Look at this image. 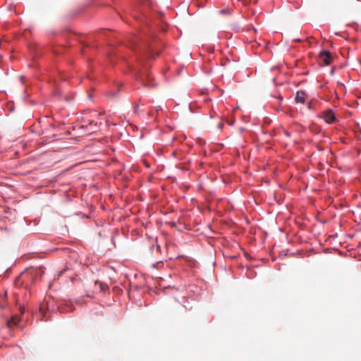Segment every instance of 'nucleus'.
Listing matches in <instances>:
<instances>
[{
	"instance_id": "obj_1",
	"label": "nucleus",
	"mask_w": 361,
	"mask_h": 361,
	"mask_svg": "<svg viewBox=\"0 0 361 361\" xmlns=\"http://www.w3.org/2000/svg\"><path fill=\"white\" fill-rule=\"evenodd\" d=\"M318 62L321 66H329L331 63V54L328 51H322L318 57Z\"/></svg>"
},
{
	"instance_id": "obj_2",
	"label": "nucleus",
	"mask_w": 361,
	"mask_h": 361,
	"mask_svg": "<svg viewBox=\"0 0 361 361\" xmlns=\"http://www.w3.org/2000/svg\"><path fill=\"white\" fill-rule=\"evenodd\" d=\"M323 118L328 123H332L336 120V116L332 110H328L323 114Z\"/></svg>"
},
{
	"instance_id": "obj_3",
	"label": "nucleus",
	"mask_w": 361,
	"mask_h": 361,
	"mask_svg": "<svg viewBox=\"0 0 361 361\" xmlns=\"http://www.w3.org/2000/svg\"><path fill=\"white\" fill-rule=\"evenodd\" d=\"M306 99V93L304 91H298L296 93L295 100L298 103H305Z\"/></svg>"
},
{
	"instance_id": "obj_4",
	"label": "nucleus",
	"mask_w": 361,
	"mask_h": 361,
	"mask_svg": "<svg viewBox=\"0 0 361 361\" xmlns=\"http://www.w3.org/2000/svg\"><path fill=\"white\" fill-rule=\"evenodd\" d=\"M78 128L79 129H88V133H91L93 130H94V128H92V122H90L89 125H80L78 126Z\"/></svg>"
},
{
	"instance_id": "obj_5",
	"label": "nucleus",
	"mask_w": 361,
	"mask_h": 361,
	"mask_svg": "<svg viewBox=\"0 0 361 361\" xmlns=\"http://www.w3.org/2000/svg\"><path fill=\"white\" fill-rule=\"evenodd\" d=\"M97 283L99 284V288H100V289H101V290H102V291H104V290H106V287H107L106 285H104V283H102V282H97V281H96V282H95V284L97 285Z\"/></svg>"
},
{
	"instance_id": "obj_6",
	"label": "nucleus",
	"mask_w": 361,
	"mask_h": 361,
	"mask_svg": "<svg viewBox=\"0 0 361 361\" xmlns=\"http://www.w3.org/2000/svg\"><path fill=\"white\" fill-rule=\"evenodd\" d=\"M5 300H6V295H0V307H4Z\"/></svg>"
},
{
	"instance_id": "obj_7",
	"label": "nucleus",
	"mask_w": 361,
	"mask_h": 361,
	"mask_svg": "<svg viewBox=\"0 0 361 361\" xmlns=\"http://www.w3.org/2000/svg\"><path fill=\"white\" fill-rule=\"evenodd\" d=\"M19 319L18 317H12V319H11L10 322L11 323H13V324H17L18 322H19Z\"/></svg>"
},
{
	"instance_id": "obj_8",
	"label": "nucleus",
	"mask_w": 361,
	"mask_h": 361,
	"mask_svg": "<svg viewBox=\"0 0 361 361\" xmlns=\"http://www.w3.org/2000/svg\"><path fill=\"white\" fill-rule=\"evenodd\" d=\"M219 13L222 15L230 14V11L228 8L221 9Z\"/></svg>"
},
{
	"instance_id": "obj_9",
	"label": "nucleus",
	"mask_w": 361,
	"mask_h": 361,
	"mask_svg": "<svg viewBox=\"0 0 361 361\" xmlns=\"http://www.w3.org/2000/svg\"><path fill=\"white\" fill-rule=\"evenodd\" d=\"M223 126H224V123H219V125H218V128L219 130H221Z\"/></svg>"
},
{
	"instance_id": "obj_10",
	"label": "nucleus",
	"mask_w": 361,
	"mask_h": 361,
	"mask_svg": "<svg viewBox=\"0 0 361 361\" xmlns=\"http://www.w3.org/2000/svg\"><path fill=\"white\" fill-rule=\"evenodd\" d=\"M294 40L296 42H301V39H300L299 38H295Z\"/></svg>"
},
{
	"instance_id": "obj_11",
	"label": "nucleus",
	"mask_w": 361,
	"mask_h": 361,
	"mask_svg": "<svg viewBox=\"0 0 361 361\" xmlns=\"http://www.w3.org/2000/svg\"><path fill=\"white\" fill-rule=\"evenodd\" d=\"M20 312H21V314L24 313V310L23 308H20Z\"/></svg>"
},
{
	"instance_id": "obj_12",
	"label": "nucleus",
	"mask_w": 361,
	"mask_h": 361,
	"mask_svg": "<svg viewBox=\"0 0 361 361\" xmlns=\"http://www.w3.org/2000/svg\"><path fill=\"white\" fill-rule=\"evenodd\" d=\"M229 125L232 126L233 124V121H230L228 123Z\"/></svg>"
},
{
	"instance_id": "obj_13",
	"label": "nucleus",
	"mask_w": 361,
	"mask_h": 361,
	"mask_svg": "<svg viewBox=\"0 0 361 361\" xmlns=\"http://www.w3.org/2000/svg\"><path fill=\"white\" fill-rule=\"evenodd\" d=\"M137 110H138V107H137V106H135V112H137Z\"/></svg>"
}]
</instances>
